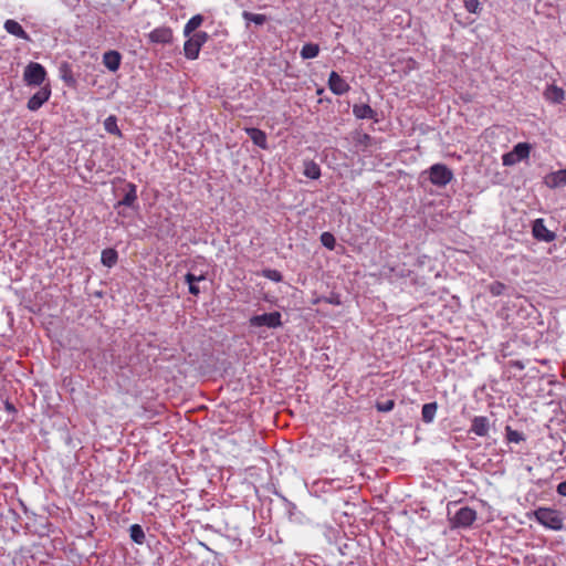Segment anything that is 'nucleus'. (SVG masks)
Wrapping results in <instances>:
<instances>
[{
  "label": "nucleus",
  "mask_w": 566,
  "mask_h": 566,
  "mask_svg": "<svg viewBox=\"0 0 566 566\" xmlns=\"http://www.w3.org/2000/svg\"><path fill=\"white\" fill-rule=\"evenodd\" d=\"M319 53V46L315 43H306L301 49L300 55L303 60L314 59Z\"/></svg>",
  "instance_id": "obj_27"
},
{
  "label": "nucleus",
  "mask_w": 566,
  "mask_h": 566,
  "mask_svg": "<svg viewBox=\"0 0 566 566\" xmlns=\"http://www.w3.org/2000/svg\"><path fill=\"white\" fill-rule=\"evenodd\" d=\"M262 275L273 282H282L283 275L280 271L273 269H264Z\"/></svg>",
  "instance_id": "obj_35"
},
{
  "label": "nucleus",
  "mask_w": 566,
  "mask_h": 566,
  "mask_svg": "<svg viewBox=\"0 0 566 566\" xmlns=\"http://www.w3.org/2000/svg\"><path fill=\"white\" fill-rule=\"evenodd\" d=\"M545 184L549 188H557L566 186V169H559L555 172H551L545 177Z\"/></svg>",
  "instance_id": "obj_20"
},
{
  "label": "nucleus",
  "mask_w": 566,
  "mask_h": 566,
  "mask_svg": "<svg viewBox=\"0 0 566 566\" xmlns=\"http://www.w3.org/2000/svg\"><path fill=\"white\" fill-rule=\"evenodd\" d=\"M104 128L109 134L117 135V136L122 135L120 129L117 126V118L114 115H109L104 120Z\"/></svg>",
  "instance_id": "obj_30"
},
{
  "label": "nucleus",
  "mask_w": 566,
  "mask_h": 566,
  "mask_svg": "<svg viewBox=\"0 0 566 566\" xmlns=\"http://www.w3.org/2000/svg\"><path fill=\"white\" fill-rule=\"evenodd\" d=\"M187 38L188 40L184 44L185 56L188 60H196L201 46L210 39V35L205 31H198Z\"/></svg>",
  "instance_id": "obj_2"
},
{
  "label": "nucleus",
  "mask_w": 566,
  "mask_h": 566,
  "mask_svg": "<svg viewBox=\"0 0 566 566\" xmlns=\"http://www.w3.org/2000/svg\"><path fill=\"white\" fill-rule=\"evenodd\" d=\"M123 191V198L115 205V208L120 206L128 208H138L136 206L137 201V187L133 182H125L124 187L120 189Z\"/></svg>",
  "instance_id": "obj_10"
},
{
  "label": "nucleus",
  "mask_w": 566,
  "mask_h": 566,
  "mask_svg": "<svg viewBox=\"0 0 566 566\" xmlns=\"http://www.w3.org/2000/svg\"><path fill=\"white\" fill-rule=\"evenodd\" d=\"M205 280H206V276L203 274L196 275L195 273L188 272L185 275V282L187 284H193V283L198 284L199 282L205 281Z\"/></svg>",
  "instance_id": "obj_36"
},
{
  "label": "nucleus",
  "mask_w": 566,
  "mask_h": 566,
  "mask_svg": "<svg viewBox=\"0 0 566 566\" xmlns=\"http://www.w3.org/2000/svg\"><path fill=\"white\" fill-rule=\"evenodd\" d=\"M544 97L552 104H563L565 99V91L554 84L547 85L544 91Z\"/></svg>",
  "instance_id": "obj_17"
},
{
  "label": "nucleus",
  "mask_w": 566,
  "mask_h": 566,
  "mask_svg": "<svg viewBox=\"0 0 566 566\" xmlns=\"http://www.w3.org/2000/svg\"><path fill=\"white\" fill-rule=\"evenodd\" d=\"M489 289H490V292H491V293L495 294V291H496L495 285L491 284V285L489 286Z\"/></svg>",
  "instance_id": "obj_42"
},
{
  "label": "nucleus",
  "mask_w": 566,
  "mask_h": 566,
  "mask_svg": "<svg viewBox=\"0 0 566 566\" xmlns=\"http://www.w3.org/2000/svg\"><path fill=\"white\" fill-rule=\"evenodd\" d=\"M249 324L251 327L266 326L269 328H277L282 326V315L277 311L254 315L250 317Z\"/></svg>",
  "instance_id": "obj_7"
},
{
  "label": "nucleus",
  "mask_w": 566,
  "mask_h": 566,
  "mask_svg": "<svg viewBox=\"0 0 566 566\" xmlns=\"http://www.w3.org/2000/svg\"><path fill=\"white\" fill-rule=\"evenodd\" d=\"M502 378L511 379L521 376L524 365L521 359L514 358L502 363Z\"/></svg>",
  "instance_id": "obj_12"
},
{
  "label": "nucleus",
  "mask_w": 566,
  "mask_h": 566,
  "mask_svg": "<svg viewBox=\"0 0 566 566\" xmlns=\"http://www.w3.org/2000/svg\"><path fill=\"white\" fill-rule=\"evenodd\" d=\"M118 261V253L115 249L108 248L102 251L101 262L106 268H113Z\"/></svg>",
  "instance_id": "obj_23"
},
{
  "label": "nucleus",
  "mask_w": 566,
  "mask_h": 566,
  "mask_svg": "<svg viewBox=\"0 0 566 566\" xmlns=\"http://www.w3.org/2000/svg\"><path fill=\"white\" fill-rule=\"evenodd\" d=\"M476 518V513L469 506L460 507L454 514L452 522L457 527H468L472 525V523Z\"/></svg>",
  "instance_id": "obj_11"
},
{
  "label": "nucleus",
  "mask_w": 566,
  "mask_h": 566,
  "mask_svg": "<svg viewBox=\"0 0 566 566\" xmlns=\"http://www.w3.org/2000/svg\"><path fill=\"white\" fill-rule=\"evenodd\" d=\"M534 520L544 527L552 531L566 528V515L562 511L552 507H538L533 512Z\"/></svg>",
  "instance_id": "obj_1"
},
{
  "label": "nucleus",
  "mask_w": 566,
  "mask_h": 566,
  "mask_svg": "<svg viewBox=\"0 0 566 566\" xmlns=\"http://www.w3.org/2000/svg\"><path fill=\"white\" fill-rule=\"evenodd\" d=\"M149 41L156 44H167L172 41V30L168 27L156 28L148 34Z\"/></svg>",
  "instance_id": "obj_14"
},
{
  "label": "nucleus",
  "mask_w": 566,
  "mask_h": 566,
  "mask_svg": "<svg viewBox=\"0 0 566 566\" xmlns=\"http://www.w3.org/2000/svg\"><path fill=\"white\" fill-rule=\"evenodd\" d=\"M321 243L328 250H334L336 247V239L332 232H323L319 237Z\"/></svg>",
  "instance_id": "obj_33"
},
{
  "label": "nucleus",
  "mask_w": 566,
  "mask_h": 566,
  "mask_svg": "<svg viewBox=\"0 0 566 566\" xmlns=\"http://www.w3.org/2000/svg\"><path fill=\"white\" fill-rule=\"evenodd\" d=\"M59 75L67 87L75 88L77 80L74 76L72 65L69 62H61L59 65Z\"/></svg>",
  "instance_id": "obj_15"
},
{
  "label": "nucleus",
  "mask_w": 566,
  "mask_h": 566,
  "mask_svg": "<svg viewBox=\"0 0 566 566\" xmlns=\"http://www.w3.org/2000/svg\"><path fill=\"white\" fill-rule=\"evenodd\" d=\"M464 6L469 12L478 13L480 11V1L479 0H463Z\"/></svg>",
  "instance_id": "obj_37"
},
{
  "label": "nucleus",
  "mask_w": 566,
  "mask_h": 566,
  "mask_svg": "<svg viewBox=\"0 0 566 566\" xmlns=\"http://www.w3.org/2000/svg\"><path fill=\"white\" fill-rule=\"evenodd\" d=\"M129 536L134 543L139 544V545H142L146 538L145 532L139 524H133L129 527Z\"/></svg>",
  "instance_id": "obj_29"
},
{
  "label": "nucleus",
  "mask_w": 566,
  "mask_h": 566,
  "mask_svg": "<svg viewBox=\"0 0 566 566\" xmlns=\"http://www.w3.org/2000/svg\"><path fill=\"white\" fill-rule=\"evenodd\" d=\"M532 234L537 241L552 242L556 238V233L548 230L544 219L538 218L532 222Z\"/></svg>",
  "instance_id": "obj_8"
},
{
  "label": "nucleus",
  "mask_w": 566,
  "mask_h": 566,
  "mask_svg": "<svg viewBox=\"0 0 566 566\" xmlns=\"http://www.w3.org/2000/svg\"><path fill=\"white\" fill-rule=\"evenodd\" d=\"M323 93V88L317 90V94Z\"/></svg>",
  "instance_id": "obj_44"
},
{
  "label": "nucleus",
  "mask_w": 566,
  "mask_h": 566,
  "mask_svg": "<svg viewBox=\"0 0 566 566\" xmlns=\"http://www.w3.org/2000/svg\"><path fill=\"white\" fill-rule=\"evenodd\" d=\"M46 78L45 67L38 62H30L23 72V81L28 86H40Z\"/></svg>",
  "instance_id": "obj_3"
},
{
  "label": "nucleus",
  "mask_w": 566,
  "mask_h": 566,
  "mask_svg": "<svg viewBox=\"0 0 566 566\" xmlns=\"http://www.w3.org/2000/svg\"><path fill=\"white\" fill-rule=\"evenodd\" d=\"M507 336L509 339L500 344V352L503 358L520 356V354L526 349L527 345L516 334H507Z\"/></svg>",
  "instance_id": "obj_6"
},
{
  "label": "nucleus",
  "mask_w": 566,
  "mask_h": 566,
  "mask_svg": "<svg viewBox=\"0 0 566 566\" xmlns=\"http://www.w3.org/2000/svg\"><path fill=\"white\" fill-rule=\"evenodd\" d=\"M437 409H438V403L436 401L424 403L422 406V410H421L422 421L426 423L432 422L436 417Z\"/></svg>",
  "instance_id": "obj_24"
},
{
  "label": "nucleus",
  "mask_w": 566,
  "mask_h": 566,
  "mask_svg": "<svg viewBox=\"0 0 566 566\" xmlns=\"http://www.w3.org/2000/svg\"><path fill=\"white\" fill-rule=\"evenodd\" d=\"M496 287H497V295L501 294L502 290L505 287L504 284L497 282L496 284Z\"/></svg>",
  "instance_id": "obj_41"
},
{
  "label": "nucleus",
  "mask_w": 566,
  "mask_h": 566,
  "mask_svg": "<svg viewBox=\"0 0 566 566\" xmlns=\"http://www.w3.org/2000/svg\"><path fill=\"white\" fill-rule=\"evenodd\" d=\"M556 492L562 496H566V480L557 485Z\"/></svg>",
  "instance_id": "obj_40"
},
{
  "label": "nucleus",
  "mask_w": 566,
  "mask_h": 566,
  "mask_svg": "<svg viewBox=\"0 0 566 566\" xmlns=\"http://www.w3.org/2000/svg\"><path fill=\"white\" fill-rule=\"evenodd\" d=\"M4 30L19 39L31 41L30 35L24 31V29L21 27L19 22L15 20H7L3 25Z\"/></svg>",
  "instance_id": "obj_18"
},
{
  "label": "nucleus",
  "mask_w": 566,
  "mask_h": 566,
  "mask_svg": "<svg viewBox=\"0 0 566 566\" xmlns=\"http://www.w3.org/2000/svg\"><path fill=\"white\" fill-rule=\"evenodd\" d=\"M328 87L335 95H343L350 90L349 84L335 71L328 76Z\"/></svg>",
  "instance_id": "obj_13"
},
{
  "label": "nucleus",
  "mask_w": 566,
  "mask_h": 566,
  "mask_svg": "<svg viewBox=\"0 0 566 566\" xmlns=\"http://www.w3.org/2000/svg\"><path fill=\"white\" fill-rule=\"evenodd\" d=\"M4 409L8 413L12 415V416H15L18 413V409L15 408V406L10 402L9 400H6L4 401Z\"/></svg>",
  "instance_id": "obj_38"
},
{
  "label": "nucleus",
  "mask_w": 566,
  "mask_h": 566,
  "mask_svg": "<svg viewBox=\"0 0 566 566\" xmlns=\"http://www.w3.org/2000/svg\"><path fill=\"white\" fill-rule=\"evenodd\" d=\"M509 317L510 315L509 314H505V316L503 317L505 321H509Z\"/></svg>",
  "instance_id": "obj_43"
},
{
  "label": "nucleus",
  "mask_w": 566,
  "mask_h": 566,
  "mask_svg": "<svg viewBox=\"0 0 566 566\" xmlns=\"http://www.w3.org/2000/svg\"><path fill=\"white\" fill-rule=\"evenodd\" d=\"M51 96L50 84L42 86L36 93H34L28 101L27 107L31 112L40 109L44 103L49 101Z\"/></svg>",
  "instance_id": "obj_9"
},
{
  "label": "nucleus",
  "mask_w": 566,
  "mask_h": 566,
  "mask_svg": "<svg viewBox=\"0 0 566 566\" xmlns=\"http://www.w3.org/2000/svg\"><path fill=\"white\" fill-rule=\"evenodd\" d=\"M205 18L201 14L193 15L184 28V35L190 36L202 24Z\"/></svg>",
  "instance_id": "obj_26"
},
{
  "label": "nucleus",
  "mask_w": 566,
  "mask_h": 566,
  "mask_svg": "<svg viewBox=\"0 0 566 566\" xmlns=\"http://www.w3.org/2000/svg\"><path fill=\"white\" fill-rule=\"evenodd\" d=\"M395 400L392 399H388V400H385V401H376L375 403V408L377 411L379 412H389L391 411L394 408H395Z\"/></svg>",
  "instance_id": "obj_34"
},
{
  "label": "nucleus",
  "mask_w": 566,
  "mask_h": 566,
  "mask_svg": "<svg viewBox=\"0 0 566 566\" xmlns=\"http://www.w3.org/2000/svg\"><path fill=\"white\" fill-rule=\"evenodd\" d=\"M120 61V53L114 50L107 51L103 55V63L111 72H116L119 69Z\"/></svg>",
  "instance_id": "obj_19"
},
{
  "label": "nucleus",
  "mask_w": 566,
  "mask_h": 566,
  "mask_svg": "<svg viewBox=\"0 0 566 566\" xmlns=\"http://www.w3.org/2000/svg\"><path fill=\"white\" fill-rule=\"evenodd\" d=\"M489 420L486 417H475L472 420L471 431L476 436H485L489 431Z\"/></svg>",
  "instance_id": "obj_22"
},
{
  "label": "nucleus",
  "mask_w": 566,
  "mask_h": 566,
  "mask_svg": "<svg viewBox=\"0 0 566 566\" xmlns=\"http://www.w3.org/2000/svg\"><path fill=\"white\" fill-rule=\"evenodd\" d=\"M304 175L310 179H318L321 177V167L313 160L305 161Z\"/></svg>",
  "instance_id": "obj_28"
},
{
  "label": "nucleus",
  "mask_w": 566,
  "mask_h": 566,
  "mask_svg": "<svg viewBox=\"0 0 566 566\" xmlns=\"http://www.w3.org/2000/svg\"><path fill=\"white\" fill-rule=\"evenodd\" d=\"M355 144L360 147L361 150H366L373 144V137L367 133H357L355 137Z\"/></svg>",
  "instance_id": "obj_31"
},
{
  "label": "nucleus",
  "mask_w": 566,
  "mask_h": 566,
  "mask_svg": "<svg viewBox=\"0 0 566 566\" xmlns=\"http://www.w3.org/2000/svg\"><path fill=\"white\" fill-rule=\"evenodd\" d=\"M247 134L254 145L262 149H268L266 134L263 130L252 127L247 129Z\"/></svg>",
  "instance_id": "obj_21"
},
{
  "label": "nucleus",
  "mask_w": 566,
  "mask_h": 566,
  "mask_svg": "<svg viewBox=\"0 0 566 566\" xmlns=\"http://www.w3.org/2000/svg\"><path fill=\"white\" fill-rule=\"evenodd\" d=\"M242 18L247 22H253L256 25H262V24H264L266 22V15L260 14V13H252V12H249V11H243Z\"/></svg>",
  "instance_id": "obj_32"
},
{
  "label": "nucleus",
  "mask_w": 566,
  "mask_h": 566,
  "mask_svg": "<svg viewBox=\"0 0 566 566\" xmlns=\"http://www.w3.org/2000/svg\"><path fill=\"white\" fill-rule=\"evenodd\" d=\"M426 172L431 184L437 187L447 186L453 178L452 170L444 164H434Z\"/></svg>",
  "instance_id": "obj_4"
},
{
  "label": "nucleus",
  "mask_w": 566,
  "mask_h": 566,
  "mask_svg": "<svg viewBox=\"0 0 566 566\" xmlns=\"http://www.w3.org/2000/svg\"><path fill=\"white\" fill-rule=\"evenodd\" d=\"M188 291L190 294L198 296L200 294V287L198 284H188Z\"/></svg>",
  "instance_id": "obj_39"
},
{
  "label": "nucleus",
  "mask_w": 566,
  "mask_h": 566,
  "mask_svg": "<svg viewBox=\"0 0 566 566\" xmlns=\"http://www.w3.org/2000/svg\"><path fill=\"white\" fill-rule=\"evenodd\" d=\"M353 114L357 119H373L378 122V114L368 104H354Z\"/></svg>",
  "instance_id": "obj_16"
},
{
  "label": "nucleus",
  "mask_w": 566,
  "mask_h": 566,
  "mask_svg": "<svg viewBox=\"0 0 566 566\" xmlns=\"http://www.w3.org/2000/svg\"><path fill=\"white\" fill-rule=\"evenodd\" d=\"M531 145L528 143H517L513 149L509 153H505L502 156V161L504 166H513L524 159L530 157Z\"/></svg>",
  "instance_id": "obj_5"
},
{
  "label": "nucleus",
  "mask_w": 566,
  "mask_h": 566,
  "mask_svg": "<svg viewBox=\"0 0 566 566\" xmlns=\"http://www.w3.org/2000/svg\"><path fill=\"white\" fill-rule=\"evenodd\" d=\"M525 441V436L523 432L518 430L512 429L510 426L505 427V442L507 444L515 443L518 444Z\"/></svg>",
  "instance_id": "obj_25"
}]
</instances>
